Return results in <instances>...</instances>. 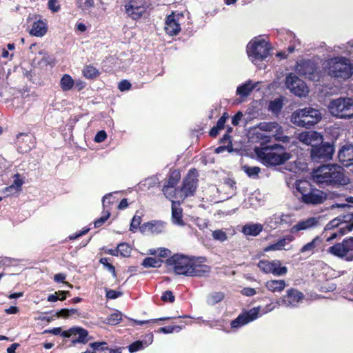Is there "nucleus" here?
<instances>
[{"label": "nucleus", "instance_id": "nucleus-6", "mask_svg": "<svg viewBox=\"0 0 353 353\" xmlns=\"http://www.w3.org/2000/svg\"><path fill=\"white\" fill-rule=\"evenodd\" d=\"M328 109L332 115L340 119L353 118V99L339 97L332 100Z\"/></svg>", "mask_w": 353, "mask_h": 353}, {"label": "nucleus", "instance_id": "nucleus-36", "mask_svg": "<svg viewBox=\"0 0 353 353\" xmlns=\"http://www.w3.org/2000/svg\"><path fill=\"white\" fill-rule=\"evenodd\" d=\"M272 136L276 141H282L283 143H288L290 141V137L284 134V130L280 125L275 130L274 133H272Z\"/></svg>", "mask_w": 353, "mask_h": 353}, {"label": "nucleus", "instance_id": "nucleus-16", "mask_svg": "<svg viewBox=\"0 0 353 353\" xmlns=\"http://www.w3.org/2000/svg\"><path fill=\"white\" fill-rule=\"evenodd\" d=\"M78 334V338L72 339V343L75 345L77 343L85 344L88 342V332L87 330L81 327H72L68 330L63 331L61 336L64 338H70L73 335Z\"/></svg>", "mask_w": 353, "mask_h": 353}, {"label": "nucleus", "instance_id": "nucleus-40", "mask_svg": "<svg viewBox=\"0 0 353 353\" xmlns=\"http://www.w3.org/2000/svg\"><path fill=\"white\" fill-rule=\"evenodd\" d=\"M118 254L122 256L128 257L130 255L131 248L127 243H120L117 247Z\"/></svg>", "mask_w": 353, "mask_h": 353}, {"label": "nucleus", "instance_id": "nucleus-24", "mask_svg": "<svg viewBox=\"0 0 353 353\" xmlns=\"http://www.w3.org/2000/svg\"><path fill=\"white\" fill-rule=\"evenodd\" d=\"M352 218V214H346L343 216V219L340 218H336L330 221L325 227V231L326 232L325 236H327L328 231L331 230H337L343 227L344 225H353V223H350V221Z\"/></svg>", "mask_w": 353, "mask_h": 353}, {"label": "nucleus", "instance_id": "nucleus-33", "mask_svg": "<svg viewBox=\"0 0 353 353\" xmlns=\"http://www.w3.org/2000/svg\"><path fill=\"white\" fill-rule=\"evenodd\" d=\"M341 243H336L328 248V252L338 257H343L347 254Z\"/></svg>", "mask_w": 353, "mask_h": 353}, {"label": "nucleus", "instance_id": "nucleus-32", "mask_svg": "<svg viewBox=\"0 0 353 353\" xmlns=\"http://www.w3.org/2000/svg\"><path fill=\"white\" fill-rule=\"evenodd\" d=\"M83 76L88 79H93L99 77L100 72L98 69L92 65H85L82 70Z\"/></svg>", "mask_w": 353, "mask_h": 353}, {"label": "nucleus", "instance_id": "nucleus-20", "mask_svg": "<svg viewBox=\"0 0 353 353\" xmlns=\"http://www.w3.org/2000/svg\"><path fill=\"white\" fill-rule=\"evenodd\" d=\"M211 268L209 265L198 261L195 257H192L189 276L202 277L206 276L210 272Z\"/></svg>", "mask_w": 353, "mask_h": 353}, {"label": "nucleus", "instance_id": "nucleus-17", "mask_svg": "<svg viewBox=\"0 0 353 353\" xmlns=\"http://www.w3.org/2000/svg\"><path fill=\"white\" fill-rule=\"evenodd\" d=\"M298 139L303 143L313 148V145H317L319 143H322L323 137L316 131H308L299 133Z\"/></svg>", "mask_w": 353, "mask_h": 353}, {"label": "nucleus", "instance_id": "nucleus-26", "mask_svg": "<svg viewBox=\"0 0 353 353\" xmlns=\"http://www.w3.org/2000/svg\"><path fill=\"white\" fill-rule=\"evenodd\" d=\"M319 221L315 217L308 218L306 220L298 222L296 225H293L291 229V233H296L301 230H307L316 226Z\"/></svg>", "mask_w": 353, "mask_h": 353}, {"label": "nucleus", "instance_id": "nucleus-37", "mask_svg": "<svg viewBox=\"0 0 353 353\" xmlns=\"http://www.w3.org/2000/svg\"><path fill=\"white\" fill-rule=\"evenodd\" d=\"M181 317L182 316H179L177 317H176V316L161 317L159 319H154L145 320V321L133 320V323H134V325H142L148 324L150 323H157V321H168L170 319H180Z\"/></svg>", "mask_w": 353, "mask_h": 353}, {"label": "nucleus", "instance_id": "nucleus-45", "mask_svg": "<svg viewBox=\"0 0 353 353\" xmlns=\"http://www.w3.org/2000/svg\"><path fill=\"white\" fill-rule=\"evenodd\" d=\"M141 223V216L135 214L132 219L130 230L132 232H135L138 228H140V224Z\"/></svg>", "mask_w": 353, "mask_h": 353}, {"label": "nucleus", "instance_id": "nucleus-15", "mask_svg": "<svg viewBox=\"0 0 353 353\" xmlns=\"http://www.w3.org/2000/svg\"><path fill=\"white\" fill-rule=\"evenodd\" d=\"M260 312L259 307H253L240 314L230 323L232 329H237L256 319Z\"/></svg>", "mask_w": 353, "mask_h": 353}, {"label": "nucleus", "instance_id": "nucleus-41", "mask_svg": "<svg viewBox=\"0 0 353 353\" xmlns=\"http://www.w3.org/2000/svg\"><path fill=\"white\" fill-rule=\"evenodd\" d=\"M225 294L222 292H215L209 296V303L212 305L216 304L223 300Z\"/></svg>", "mask_w": 353, "mask_h": 353}, {"label": "nucleus", "instance_id": "nucleus-34", "mask_svg": "<svg viewBox=\"0 0 353 353\" xmlns=\"http://www.w3.org/2000/svg\"><path fill=\"white\" fill-rule=\"evenodd\" d=\"M162 261L154 257H146L143 259L141 265L144 268H159L161 265Z\"/></svg>", "mask_w": 353, "mask_h": 353}, {"label": "nucleus", "instance_id": "nucleus-39", "mask_svg": "<svg viewBox=\"0 0 353 353\" xmlns=\"http://www.w3.org/2000/svg\"><path fill=\"white\" fill-rule=\"evenodd\" d=\"M321 240L319 236H316L312 241L304 245L300 250V252L303 253L307 251H314L316 245L320 243Z\"/></svg>", "mask_w": 353, "mask_h": 353}, {"label": "nucleus", "instance_id": "nucleus-30", "mask_svg": "<svg viewBox=\"0 0 353 353\" xmlns=\"http://www.w3.org/2000/svg\"><path fill=\"white\" fill-rule=\"evenodd\" d=\"M342 226L339 229L332 230L333 232L327 236L326 241L331 242L337 238H341L347 232H351L353 230V225H342Z\"/></svg>", "mask_w": 353, "mask_h": 353}, {"label": "nucleus", "instance_id": "nucleus-63", "mask_svg": "<svg viewBox=\"0 0 353 353\" xmlns=\"http://www.w3.org/2000/svg\"><path fill=\"white\" fill-rule=\"evenodd\" d=\"M112 198V194H107L103 197L102 204L103 207V210H106L105 208H108V205L112 203L110 199Z\"/></svg>", "mask_w": 353, "mask_h": 353}, {"label": "nucleus", "instance_id": "nucleus-44", "mask_svg": "<svg viewBox=\"0 0 353 353\" xmlns=\"http://www.w3.org/2000/svg\"><path fill=\"white\" fill-rule=\"evenodd\" d=\"M110 212L109 209L103 211V215L100 218L97 219L94 222V225L95 228L101 227L110 217Z\"/></svg>", "mask_w": 353, "mask_h": 353}, {"label": "nucleus", "instance_id": "nucleus-51", "mask_svg": "<svg viewBox=\"0 0 353 353\" xmlns=\"http://www.w3.org/2000/svg\"><path fill=\"white\" fill-rule=\"evenodd\" d=\"M212 237L214 239L219 241H225L228 236L226 233L221 230H216L212 232Z\"/></svg>", "mask_w": 353, "mask_h": 353}, {"label": "nucleus", "instance_id": "nucleus-5", "mask_svg": "<svg viewBox=\"0 0 353 353\" xmlns=\"http://www.w3.org/2000/svg\"><path fill=\"white\" fill-rule=\"evenodd\" d=\"M321 113L319 110L308 107L298 109L293 112L290 121L298 127L310 128L318 123L321 120Z\"/></svg>", "mask_w": 353, "mask_h": 353}, {"label": "nucleus", "instance_id": "nucleus-52", "mask_svg": "<svg viewBox=\"0 0 353 353\" xmlns=\"http://www.w3.org/2000/svg\"><path fill=\"white\" fill-rule=\"evenodd\" d=\"M294 238L292 235H286L283 238L279 239L276 243L279 250H282L288 243L294 241Z\"/></svg>", "mask_w": 353, "mask_h": 353}, {"label": "nucleus", "instance_id": "nucleus-11", "mask_svg": "<svg viewBox=\"0 0 353 353\" xmlns=\"http://www.w3.org/2000/svg\"><path fill=\"white\" fill-rule=\"evenodd\" d=\"M257 267L265 274H272L274 276H281L285 275L288 272L286 266L282 265L280 260L269 261L261 259L257 263Z\"/></svg>", "mask_w": 353, "mask_h": 353}, {"label": "nucleus", "instance_id": "nucleus-48", "mask_svg": "<svg viewBox=\"0 0 353 353\" xmlns=\"http://www.w3.org/2000/svg\"><path fill=\"white\" fill-rule=\"evenodd\" d=\"M108 323L110 325L119 324L122 321L121 313H112L107 319Z\"/></svg>", "mask_w": 353, "mask_h": 353}, {"label": "nucleus", "instance_id": "nucleus-2", "mask_svg": "<svg viewBox=\"0 0 353 353\" xmlns=\"http://www.w3.org/2000/svg\"><path fill=\"white\" fill-rule=\"evenodd\" d=\"M294 195L306 205L316 206L323 204L327 199V194L316 188L307 180H297L295 183Z\"/></svg>", "mask_w": 353, "mask_h": 353}, {"label": "nucleus", "instance_id": "nucleus-56", "mask_svg": "<svg viewBox=\"0 0 353 353\" xmlns=\"http://www.w3.org/2000/svg\"><path fill=\"white\" fill-rule=\"evenodd\" d=\"M48 6L52 12H57L61 8L58 0H49Z\"/></svg>", "mask_w": 353, "mask_h": 353}, {"label": "nucleus", "instance_id": "nucleus-27", "mask_svg": "<svg viewBox=\"0 0 353 353\" xmlns=\"http://www.w3.org/2000/svg\"><path fill=\"white\" fill-rule=\"evenodd\" d=\"M286 286L287 283L283 279H272L267 281L265 283L266 289L272 293H281Z\"/></svg>", "mask_w": 353, "mask_h": 353}, {"label": "nucleus", "instance_id": "nucleus-50", "mask_svg": "<svg viewBox=\"0 0 353 353\" xmlns=\"http://www.w3.org/2000/svg\"><path fill=\"white\" fill-rule=\"evenodd\" d=\"M108 260L109 259L108 258H101L99 260V263L102 264L105 268H106L114 276H116L117 274L115 268L112 263L108 262Z\"/></svg>", "mask_w": 353, "mask_h": 353}, {"label": "nucleus", "instance_id": "nucleus-58", "mask_svg": "<svg viewBox=\"0 0 353 353\" xmlns=\"http://www.w3.org/2000/svg\"><path fill=\"white\" fill-rule=\"evenodd\" d=\"M279 125V124L277 123L276 122H269L265 123L263 128L265 131L272 132V133H274V132L278 128Z\"/></svg>", "mask_w": 353, "mask_h": 353}, {"label": "nucleus", "instance_id": "nucleus-10", "mask_svg": "<svg viewBox=\"0 0 353 353\" xmlns=\"http://www.w3.org/2000/svg\"><path fill=\"white\" fill-rule=\"evenodd\" d=\"M334 145L329 143H319L310 149V157L313 161L323 162L332 159L334 154Z\"/></svg>", "mask_w": 353, "mask_h": 353}, {"label": "nucleus", "instance_id": "nucleus-13", "mask_svg": "<svg viewBox=\"0 0 353 353\" xmlns=\"http://www.w3.org/2000/svg\"><path fill=\"white\" fill-rule=\"evenodd\" d=\"M181 179V173L177 170H174L170 174L166 183L164 184L162 188V192L166 198L171 200L173 203V199L176 198V191L179 188H176Z\"/></svg>", "mask_w": 353, "mask_h": 353}, {"label": "nucleus", "instance_id": "nucleus-42", "mask_svg": "<svg viewBox=\"0 0 353 353\" xmlns=\"http://www.w3.org/2000/svg\"><path fill=\"white\" fill-rule=\"evenodd\" d=\"M283 108V101L280 99H276L271 101L269 103V110L274 112H279Z\"/></svg>", "mask_w": 353, "mask_h": 353}, {"label": "nucleus", "instance_id": "nucleus-18", "mask_svg": "<svg viewBox=\"0 0 353 353\" xmlns=\"http://www.w3.org/2000/svg\"><path fill=\"white\" fill-rule=\"evenodd\" d=\"M304 297L303 292L292 288L287 290L286 294L282 298V301L287 306L296 307Z\"/></svg>", "mask_w": 353, "mask_h": 353}, {"label": "nucleus", "instance_id": "nucleus-35", "mask_svg": "<svg viewBox=\"0 0 353 353\" xmlns=\"http://www.w3.org/2000/svg\"><path fill=\"white\" fill-rule=\"evenodd\" d=\"M172 217L174 223L179 225H183V211L180 208H175L174 205L172 206Z\"/></svg>", "mask_w": 353, "mask_h": 353}, {"label": "nucleus", "instance_id": "nucleus-59", "mask_svg": "<svg viewBox=\"0 0 353 353\" xmlns=\"http://www.w3.org/2000/svg\"><path fill=\"white\" fill-rule=\"evenodd\" d=\"M106 138H107V134H106L105 131L101 130L97 133V134L94 137V140L96 143H101V142L104 141Z\"/></svg>", "mask_w": 353, "mask_h": 353}, {"label": "nucleus", "instance_id": "nucleus-12", "mask_svg": "<svg viewBox=\"0 0 353 353\" xmlns=\"http://www.w3.org/2000/svg\"><path fill=\"white\" fill-rule=\"evenodd\" d=\"M286 87L296 96L304 97L308 93L305 83L296 75L290 73L286 77Z\"/></svg>", "mask_w": 353, "mask_h": 353}, {"label": "nucleus", "instance_id": "nucleus-3", "mask_svg": "<svg viewBox=\"0 0 353 353\" xmlns=\"http://www.w3.org/2000/svg\"><path fill=\"white\" fill-rule=\"evenodd\" d=\"M314 181L322 187L345 185L347 179L343 169L335 165H322L312 172Z\"/></svg>", "mask_w": 353, "mask_h": 353}, {"label": "nucleus", "instance_id": "nucleus-19", "mask_svg": "<svg viewBox=\"0 0 353 353\" xmlns=\"http://www.w3.org/2000/svg\"><path fill=\"white\" fill-rule=\"evenodd\" d=\"M48 31V24L46 20H42L40 16H35L28 33L31 36L41 37Z\"/></svg>", "mask_w": 353, "mask_h": 353}, {"label": "nucleus", "instance_id": "nucleus-61", "mask_svg": "<svg viewBox=\"0 0 353 353\" xmlns=\"http://www.w3.org/2000/svg\"><path fill=\"white\" fill-rule=\"evenodd\" d=\"M229 118V114L227 112H224L223 115L219 118L216 123V125L220 127L221 129H223L225 127V123L227 119Z\"/></svg>", "mask_w": 353, "mask_h": 353}, {"label": "nucleus", "instance_id": "nucleus-31", "mask_svg": "<svg viewBox=\"0 0 353 353\" xmlns=\"http://www.w3.org/2000/svg\"><path fill=\"white\" fill-rule=\"evenodd\" d=\"M74 84V81L70 75L65 74L61 79L60 86L63 91L67 92L70 90Z\"/></svg>", "mask_w": 353, "mask_h": 353}, {"label": "nucleus", "instance_id": "nucleus-1", "mask_svg": "<svg viewBox=\"0 0 353 353\" xmlns=\"http://www.w3.org/2000/svg\"><path fill=\"white\" fill-rule=\"evenodd\" d=\"M254 152L259 161L266 167H275L284 164L292 155L286 152L285 147L280 144L269 145L261 142L259 146L254 148Z\"/></svg>", "mask_w": 353, "mask_h": 353}, {"label": "nucleus", "instance_id": "nucleus-4", "mask_svg": "<svg viewBox=\"0 0 353 353\" xmlns=\"http://www.w3.org/2000/svg\"><path fill=\"white\" fill-rule=\"evenodd\" d=\"M326 70L329 76L335 79H348L353 74V66L349 59L335 57L327 61Z\"/></svg>", "mask_w": 353, "mask_h": 353}, {"label": "nucleus", "instance_id": "nucleus-28", "mask_svg": "<svg viewBox=\"0 0 353 353\" xmlns=\"http://www.w3.org/2000/svg\"><path fill=\"white\" fill-rule=\"evenodd\" d=\"M258 84L259 82L253 83L251 80H248L245 83L237 87L236 94L241 98L247 97L251 94L254 89L257 87Z\"/></svg>", "mask_w": 353, "mask_h": 353}, {"label": "nucleus", "instance_id": "nucleus-53", "mask_svg": "<svg viewBox=\"0 0 353 353\" xmlns=\"http://www.w3.org/2000/svg\"><path fill=\"white\" fill-rule=\"evenodd\" d=\"M161 300L163 302L174 303L175 301V296L172 291L167 290L163 293Z\"/></svg>", "mask_w": 353, "mask_h": 353}, {"label": "nucleus", "instance_id": "nucleus-9", "mask_svg": "<svg viewBox=\"0 0 353 353\" xmlns=\"http://www.w3.org/2000/svg\"><path fill=\"white\" fill-rule=\"evenodd\" d=\"M149 8L145 0H129L125 5V12L133 20H139L145 15Z\"/></svg>", "mask_w": 353, "mask_h": 353}, {"label": "nucleus", "instance_id": "nucleus-21", "mask_svg": "<svg viewBox=\"0 0 353 353\" xmlns=\"http://www.w3.org/2000/svg\"><path fill=\"white\" fill-rule=\"evenodd\" d=\"M338 159L345 167L353 165V145H343L338 152Z\"/></svg>", "mask_w": 353, "mask_h": 353}, {"label": "nucleus", "instance_id": "nucleus-38", "mask_svg": "<svg viewBox=\"0 0 353 353\" xmlns=\"http://www.w3.org/2000/svg\"><path fill=\"white\" fill-rule=\"evenodd\" d=\"M242 170L245 172V173L249 176V177H257L259 176V174L261 172V168L257 166H249L248 165H244L242 166Z\"/></svg>", "mask_w": 353, "mask_h": 353}, {"label": "nucleus", "instance_id": "nucleus-64", "mask_svg": "<svg viewBox=\"0 0 353 353\" xmlns=\"http://www.w3.org/2000/svg\"><path fill=\"white\" fill-rule=\"evenodd\" d=\"M54 316L57 318L68 319L69 318L68 309H61L57 312Z\"/></svg>", "mask_w": 353, "mask_h": 353}, {"label": "nucleus", "instance_id": "nucleus-7", "mask_svg": "<svg viewBox=\"0 0 353 353\" xmlns=\"http://www.w3.org/2000/svg\"><path fill=\"white\" fill-rule=\"evenodd\" d=\"M271 45L264 39H255L247 46V53L252 62L263 61L270 54Z\"/></svg>", "mask_w": 353, "mask_h": 353}, {"label": "nucleus", "instance_id": "nucleus-62", "mask_svg": "<svg viewBox=\"0 0 353 353\" xmlns=\"http://www.w3.org/2000/svg\"><path fill=\"white\" fill-rule=\"evenodd\" d=\"M241 294L246 296H252L256 294V291L254 288H244L241 290Z\"/></svg>", "mask_w": 353, "mask_h": 353}, {"label": "nucleus", "instance_id": "nucleus-57", "mask_svg": "<svg viewBox=\"0 0 353 353\" xmlns=\"http://www.w3.org/2000/svg\"><path fill=\"white\" fill-rule=\"evenodd\" d=\"M131 87L132 84L130 83V82L125 79L120 81L118 85V88L119 89L120 91L122 92L129 90L131 88Z\"/></svg>", "mask_w": 353, "mask_h": 353}, {"label": "nucleus", "instance_id": "nucleus-23", "mask_svg": "<svg viewBox=\"0 0 353 353\" xmlns=\"http://www.w3.org/2000/svg\"><path fill=\"white\" fill-rule=\"evenodd\" d=\"M297 70L300 74L310 79H314L316 72L315 64L309 60L305 61L299 64Z\"/></svg>", "mask_w": 353, "mask_h": 353}, {"label": "nucleus", "instance_id": "nucleus-55", "mask_svg": "<svg viewBox=\"0 0 353 353\" xmlns=\"http://www.w3.org/2000/svg\"><path fill=\"white\" fill-rule=\"evenodd\" d=\"M341 243L343 245L344 248L346 250L345 251L347 254L350 251L353 250V237H350L343 239Z\"/></svg>", "mask_w": 353, "mask_h": 353}, {"label": "nucleus", "instance_id": "nucleus-43", "mask_svg": "<svg viewBox=\"0 0 353 353\" xmlns=\"http://www.w3.org/2000/svg\"><path fill=\"white\" fill-rule=\"evenodd\" d=\"M181 329L182 326L180 325H168L159 328L157 332L163 334H170L174 332V331L179 332Z\"/></svg>", "mask_w": 353, "mask_h": 353}, {"label": "nucleus", "instance_id": "nucleus-54", "mask_svg": "<svg viewBox=\"0 0 353 353\" xmlns=\"http://www.w3.org/2000/svg\"><path fill=\"white\" fill-rule=\"evenodd\" d=\"M105 296L108 299H116L121 296L123 293L121 292L116 291L114 290L105 289Z\"/></svg>", "mask_w": 353, "mask_h": 353}, {"label": "nucleus", "instance_id": "nucleus-60", "mask_svg": "<svg viewBox=\"0 0 353 353\" xmlns=\"http://www.w3.org/2000/svg\"><path fill=\"white\" fill-rule=\"evenodd\" d=\"M220 143L225 144L228 143L227 145L230 147V150H232V143L231 141V137L228 133H225L222 138L220 139Z\"/></svg>", "mask_w": 353, "mask_h": 353}, {"label": "nucleus", "instance_id": "nucleus-14", "mask_svg": "<svg viewBox=\"0 0 353 353\" xmlns=\"http://www.w3.org/2000/svg\"><path fill=\"white\" fill-rule=\"evenodd\" d=\"M197 179H192L189 175L184 178L182 185L176 191V198L174 199L183 201L188 196H193L197 188Z\"/></svg>", "mask_w": 353, "mask_h": 353}, {"label": "nucleus", "instance_id": "nucleus-22", "mask_svg": "<svg viewBox=\"0 0 353 353\" xmlns=\"http://www.w3.org/2000/svg\"><path fill=\"white\" fill-rule=\"evenodd\" d=\"M164 223L160 221H152L143 223L140 227V230L143 233H148L153 235H157L164 231Z\"/></svg>", "mask_w": 353, "mask_h": 353}, {"label": "nucleus", "instance_id": "nucleus-29", "mask_svg": "<svg viewBox=\"0 0 353 353\" xmlns=\"http://www.w3.org/2000/svg\"><path fill=\"white\" fill-rule=\"evenodd\" d=\"M263 229V226L261 223H248L243 227L241 232L246 236H256Z\"/></svg>", "mask_w": 353, "mask_h": 353}, {"label": "nucleus", "instance_id": "nucleus-8", "mask_svg": "<svg viewBox=\"0 0 353 353\" xmlns=\"http://www.w3.org/2000/svg\"><path fill=\"white\" fill-rule=\"evenodd\" d=\"M192 260V257L181 254H174L167 259L165 263L171 267L176 274L189 276Z\"/></svg>", "mask_w": 353, "mask_h": 353}, {"label": "nucleus", "instance_id": "nucleus-49", "mask_svg": "<svg viewBox=\"0 0 353 353\" xmlns=\"http://www.w3.org/2000/svg\"><path fill=\"white\" fill-rule=\"evenodd\" d=\"M23 184V181L20 178L19 174H16L14 175V181L12 184L9 186L8 188L12 189L14 188L17 191L20 190L22 185Z\"/></svg>", "mask_w": 353, "mask_h": 353}, {"label": "nucleus", "instance_id": "nucleus-47", "mask_svg": "<svg viewBox=\"0 0 353 353\" xmlns=\"http://www.w3.org/2000/svg\"><path fill=\"white\" fill-rule=\"evenodd\" d=\"M145 347V345L143 343V341H137L128 346V350L130 352L133 353L144 348Z\"/></svg>", "mask_w": 353, "mask_h": 353}, {"label": "nucleus", "instance_id": "nucleus-46", "mask_svg": "<svg viewBox=\"0 0 353 353\" xmlns=\"http://www.w3.org/2000/svg\"><path fill=\"white\" fill-rule=\"evenodd\" d=\"M90 347L94 350L105 351L108 350V343L105 341H97L90 343Z\"/></svg>", "mask_w": 353, "mask_h": 353}, {"label": "nucleus", "instance_id": "nucleus-25", "mask_svg": "<svg viewBox=\"0 0 353 353\" xmlns=\"http://www.w3.org/2000/svg\"><path fill=\"white\" fill-rule=\"evenodd\" d=\"M164 29L165 32L170 36H174L180 32V24L176 20L175 16L173 13L167 17Z\"/></svg>", "mask_w": 353, "mask_h": 353}]
</instances>
